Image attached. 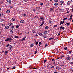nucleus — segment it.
<instances>
[{"mask_svg":"<svg viewBox=\"0 0 73 73\" xmlns=\"http://www.w3.org/2000/svg\"><path fill=\"white\" fill-rule=\"evenodd\" d=\"M72 2H73V1L72 0L68 1L67 2V4L68 5H70V4H72Z\"/></svg>","mask_w":73,"mask_h":73,"instance_id":"f257e3e1","label":"nucleus"},{"mask_svg":"<svg viewBox=\"0 0 73 73\" xmlns=\"http://www.w3.org/2000/svg\"><path fill=\"white\" fill-rule=\"evenodd\" d=\"M11 37H10L6 39L5 41H11Z\"/></svg>","mask_w":73,"mask_h":73,"instance_id":"f03ea898","label":"nucleus"},{"mask_svg":"<svg viewBox=\"0 0 73 73\" xmlns=\"http://www.w3.org/2000/svg\"><path fill=\"white\" fill-rule=\"evenodd\" d=\"M66 60H68V61H69V60H71V58H70V56H69L66 58Z\"/></svg>","mask_w":73,"mask_h":73,"instance_id":"7ed1b4c3","label":"nucleus"},{"mask_svg":"<svg viewBox=\"0 0 73 73\" xmlns=\"http://www.w3.org/2000/svg\"><path fill=\"white\" fill-rule=\"evenodd\" d=\"M9 49L10 50H11L12 49V46L11 45H10L9 47Z\"/></svg>","mask_w":73,"mask_h":73,"instance_id":"20e7f679","label":"nucleus"},{"mask_svg":"<svg viewBox=\"0 0 73 73\" xmlns=\"http://www.w3.org/2000/svg\"><path fill=\"white\" fill-rule=\"evenodd\" d=\"M9 26H11V25H13V24H12V23H9Z\"/></svg>","mask_w":73,"mask_h":73,"instance_id":"39448f33","label":"nucleus"},{"mask_svg":"<svg viewBox=\"0 0 73 73\" xmlns=\"http://www.w3.org/2000/svg\"><path fill=\"white\" fill-rule=\"evenodd\" d=\"M56 69H57V70H59L60 69V67L58 66H56Z\"/></svg>","mask_w":73,"mask_h":73,"instance_id":"423d86ee","label":"nucleus"},{"mask_svg":"<svg viewBox=\"0 0 73 73\" xmlns=\"http://www.w3.org/2000/svg\"><path fill=\"white\" fill-rule=\"evenodd\" d=\"M60 29H62L63 30H64V29H65V28L63 27V26H61V27H60Z\"/></svg>","mask_w":73,"mask_h":73,"instance_id":"0eeeda50","label":"nucleus"},{"mask_svg":"<svg viewBox=\"0 0 73 73\" xmlns=\"http://www.w3.org/2000/svg\"><path fill=\"white\" fill-rule=\"evenodd\" d=\"M43 33L44 35H47L48 34V32H47L46 31H45Z\"/></svg>","mask_w":73,"mask_h":73,"instance_id":"6e6552de","label":"nucleus"},{"mask_svg":"<svg viewBox=\"0 0 73 73\" xmlns=\"http://www.w3.org/2000/svg\"><path fill=\"white\" fill-rule=\"evenodd\" d=\"M48 28H49V26H45V29H48Z\"/></svg>","mask_w":73,"mask_h":73,"instance_id":"1a4fd4ad","label":"nucleus"},{"mask_svg":"<svg viewBox=\"0 0 73 73\" xmlns=\"http://www.w3.org/2000/svg\"><path fill=\"white\" fill-rule=\"evenodd\" d=\"M24 22V20H21V21H20V23L21 24H23V23Z\"/></svg>","mask_w":73,"mask_h":73,"instance_id":"9d476101","label":"nucleus"},{"mask_svg":"<svg viewBox=\"0 0 73 73\" xmlns=\"http://www.w3.org/2000/svg\"><path fill=\"white\" fill-rule=\"evenodd\" d=\"M40 19L42 20H44V18L42 17H40Z\"/></svg>","mask_w":73,"mask_h":73,"instance_id":"9b49d317","label":"nucleus"},{"mask_svg":"<svg viewBox=\"0 0 73 73\" xmlns=\"http://www.w3.org/2000/svg\"><path fill=\"white\" fill-rule=\"evenodd\" d=\"M5 28L7 29H8L9 28V27L7 25L5 26Z\"/></svg>","mask_w":73,"mask_h":73,"instance_id":"f8f14e48","label":"nucleus"},{"mask_svg":"<svg viewBox=\"0 0 73 73\" xmlns=\"http://www.w3.org/2000/svg\"><path fill=\"white\" fill-rule=\"evenodd\" d=\"M36 9L40 10V9H41V8H40V7H36Z\"/></svg>","mask_w":73,"mask_h":73,"instance_id":"ddd939ff","label":"nucleus"},{"mask_svg":"<svg viewBox=\"0 0 73 73\" xmlns=\"http://www.w3.org/2000/svg\"><path fill=\"white\" fill-rule=\"evenodd\" d=\"M6 13H10V11H9V10H7L6 11Z\"/></svg>","mask_w":73,"mask_h":73,"instance_id":"4468645a","label":"nucleus"},{"mask_svg":"<svg viewBox=\"0 0 73 73\" xmlns=\"http://www.w3.org/2000/svg\"><path fill=\"white\" fill-rule=\"evenodd\" d=\"M8 53V51H5V55H7V54Z\"/></svg>","mask_w":73,"mask_h":73,"instance_id":"2eb2a0df","label":"nucleus"},{"mask_svg":"<svg viewBox=\"0 0 73 73\" xmlns=\"http://www.w3.org/2000/svg\"><path fill=\"white\" fill-rule=\"evenodd\" d=\"M67 25L68 27H69V26L70 25V23H68L66 24Z\"/></svg>","mask_w":73,"mask_h":73,"instance_id":"dca6fc26","label":"nucleus"},{"mask_svg":"<svg viewBox=\"0 0 73 73\" xmlns=\"http://www.w3.org/2000/svg\"><path fill=\"white\" fill-rule=\"evenodd\" d=\"M8 3L9 4H11V0H9V1H8Z\"/></svg>","mask_w":73,"mask_h":73,"instance_id":"f3484780","label":"nucleus"},{"mask_svg":"<svg viewBox=\"0 0 73 73\" xmlns=\"http://www.w3.org/2000/svg\"><path fill=\"white\" fill-rule=\"evenodd\" d=\"M22 16H24V17H25V16H26V14H23L22 15Z\"/></svg>","mask_w":73,"mask_h":73,"instance_id":"a211bd4d","label":"nucleus"},{"mask_svg":"<svg viewBox=\"0 0 73 73\" xmlns=\"http://www.w3.org/2000/svg\"><path fill=\"white\" fill-rule=\"evenodd\" d=\"M30 46L31 47V48H32V47H33V46H34V44H31L30 45Z\"/></svg>","mask_w":73,"mask_h":73,"instance_id":"6ab92c4d","label":"nucleus"},{"mask_svg":"<svg viewBox=\"0 0 73 73\" xmlns=\"http://www.w3.org/2000/svg\"><path fill=\"white\" fill-rule=\"evenodd\" d=\"M60 3H61L63 4V3H64V1H61Z\"/></svg>","mask_w":73,"mask_h":73,"instance_id":"aec40b11","label":"nucleus"},{"mask_svg":"<svg viewBox=\"0 0 73 73\" xmlns=\"http://www.w3.org/2000/svg\"><path fill=\"white\" fill-rule=\"evenodd\" d=\"M55 5H56V6H57L58 5V3L57 2H56L54 4Z\"/></svg>","mask_w":73,"mask_h":73,"instance_id":"412c9836","label":"nucleus"},{"mask_svg":"<svg viewBox=\"0 0 73 73\" xmlns=\"http://www.w3.org/2000/svg\"><path fill=\"white\" fill-rule=\"evenodd\" d=\"M4 21V20L3 19H1L0 22H2V21Z\"/></svg>","mask_w":73,"mask_h":73,"instance_id":"4be33fe9","label":"nucleus"},{"mask_svg":"<svg viewBox=\"0 0 73 73\" xmlns=\"http://www.w3.org/2000/svg\"><path fill=\"white\" fill-rule=\"evenodd\" d=\"M26 38V37H24L23 39H22L21 40V41H24V40H25Z\"/></svg>","mask_w":73,"mask_h":73,"instance_id":"5701e85b","label":"nucleus"},{"mask_svg":"<svg viewBox=\"0 0 73 73\" xmlns=\"http://www.w3.org/2000/svg\"><path fill=\"white\" fill-rule=\"evenodd\" d=\"M37 53V50H36L35 51L34 54H36Z\"/></svg>","mask_w":73,"mask_h":73,"instance_id":"b1692460","label":"nucleus"},{"mask_svg":"<svg viewBox=\"0 0 73 73\" xmlns=\"http://www.w3.org/2000/svg\"><path fill=\"white\" fill-rule=\"evenodd\" d=\"M70 64L71 65H73V62H70Z\"/></svg>","mask_w":73,"mask_h":73,"instance_id":"393cba45","label":"nucleus"},{"mask_svg":"<svg viewBox=\"0 0 73 73\" xmlns=\"http://www.w3.org/2000/svg\"><path fill=\"white\" fill-rule=\"evenodd\" d=\"M32 32L33 33H35V32H36V31L35 30H33L32 31Z\"/></svg>","mask_w":73,"mask_h":73,"instance_id":"a878e982","label":"nucleus"},{"mask_svg":"<svg viewBox=\"0 0 73 73\" xmlns=\"http://www.w3.org/2000/svg\"><path fill=\"white\" fill-rule=\"evenodd\" d=\"M38 42H36L35 43V45H38Z\"/></svg>","mask_w":73,"mask_h":73,"instance_id":"bb28decb","label":"nucleus"},{"mask_svg":"<svg viewBox=\"0 0 73 73\" xmlns=\"http://www.w3.org/2000/svg\"><path fill=\"white\" fill-rule=\"evenodd\" d=\"M12 69H16V67L14 66L13 67H12Z\"/></svg>","mask_w":73,"mask_h":73,"instance_id":"cd10ccee","label":"nucleus"},{"mask_svg":"<svg viewBox=\"0 0 73 73\" xmlns=\"http://www.w3.org/2000/svg\"><path fill=\"white\" fill-rule=\"evenodd\" d=\"M43 37L44 38H46V35H44V36H43Z\"/></svg>","mask_w":73,"mask_h":73,"instance_id":"c85d7f7f","label":"nucleus"},{"mask_svg":"<svg viewBox=\"0 0 73 73\" xmlns=\"http://www.w3.org/2000/svg\"><path fill=\"white\" fill-rule=\"evenodd\" d=\"M32 10L33 11H34V12H35V11H36V9H33Z\"/></svg>","mask_w":73,"mask_h":73,"instance_id":"c756f323","label":"nucleus"},{"mask_svg":"<svg viewBox=\"0 0 73 73\" xmlns=\"http://www.w3.org/2000/svg\"><path fill=\"white\" fill-rule=\"evenodd\" d=\"M15 38H18L19 37H18V36H15L14 37Z\"/></svg>","mask_w":73,"mask_h":73,"instance_id":"7c9ffc66","label":"nucleus"},{"mask_svg":"<svg viewBox=\"0 0 73 73\" xmlns=\"http://www.w3.org/2000/svg\"><path fill=\"white\" fill-rule=\"evenodd\" d=\"M49 3H47L46 4V7H48V6H49Z\"/></svg>","mask_w":73,"mask_h":73,"instance_id":"2f4dec72","label":"nucleus"},{"mask_svg":"<svg viewBox=\"0 0 73 73\" xmlns=\"http://www.w3.org/2000/svg\"><path fill=\"white\" fill-rule=\"evenodd\" d=\"M69 54H71L72 53V50L71 51H69Z\"/></svg>","mask_w":73,"mask_h":73,"instance_id":"473e14b6","label":"nucleus"},{"mask_svg":"<svg viewBox=\"0 0 73 73\" xmlns=\"http://www.w3.org/2000/svg\"><path fill=\"white\" fill-rule=\"evenodd\" d=\"M54 9L53 8H51L50 9V11H53Z\"/></svg>","mask_w":73,"mask_h":73,"instance_id":"72a5a7b5","label":"nucleus"},{"mask_svg":"<svg viewBox=\"0 0 73 73\" xmlns=\"http://www.w3.org/2000/svg\"><path fill=\"white\" fill-rule=\"evenodd\" d=\"M38 34L39 35H42V33H38Z\"/></svg>","mask_w":73,"mask_h":73,"instance_id":"f704fd0d","label":"nucleus"},{"mask_svg":"<svg viewBox=\"0 0 73 73\" xmlns=\"http://www.w3.org/2000/svg\"><path fill=\"white\" fill-rule=\"evenodd\" d=\"M19 25H17L16 26V27L17 28H19Z\"/></svg>","mask_w":73,"mask_h":73,"instance_id":"c9c22d12","label":"nucleus"},{"mask_svg":"<svg viewBox=\"0 0 73 73\" xmlns=\"http://www.w3.org/2000/svg\"><path fill=\"white\" fill-rule=\"evenodd\" d=\"M40 5L41 6H42V5H44V3H41Z\"/></svg>","mask_w":73,"mask_h":73,"instance_id":"e433bc0d","label":"nucleus"},{"mask_svg":"<svg viewBox=\"0 0 73 73\" xmlns=\"http://www.w3.org/2000/svg\"><path fill=\"white\" fill-rule=\"evenodd\" d=\"M73 15H71L70 16V18H72L73 17Z\"/></svg>","mask_w":73,"mask_h":73,"instance_id":"4c0bfd02","label":"nucleus"},{"mask_svg":"<svg viewBox=\"0 0 73 73\" xmlns=\"http://www.w3.org/2000/svg\"><path fill=\"white\" fill-rule=\"evenodd\" d=\"M51 44L52 45H54V42H52L51 43Z\"/></svg>","mask_w":73,"mask_h":73,"instance_id":"58836bf2","label":"nucleus"},{"mask_svg":"<svg viewBox=\"0 0 73 73\" xmlns=\"http://www.w3.org/2000/svg\"><path fill=\"white\" fill-rule=\"evenodd\" d=\"M66 19H67V18H65L63 19V21H64V20H66Z\"/></svg>","mask_w":73,"mask_h":73,"instance_id":"ea45409f","label":"nucleus"},{"mask_svg":"<svg viewBox=\"0 0 73 73\" xmlns=\"http://www.w3.org/2000/svg\"><path fill=\"white\" fill-rule=\"evenodd\" d=\"M9 45V44H7V45L6 46V47L7 48L8 47V46Z\"/></svg>","mask_w":73,"mask_h":73,"instance_id":"a19ab883","label":"nucleus"},{"mask_svg":"<svg viewBox=\"0 0 73 73\" xmlns=\"http://www.w3.org/2000/svg\"><path fill=\"white\" fill-rule=\"evenodd\" d=\"M10 32L11 33H13V31L12 30H11Z\"/></svg>","mask_w":73,"mask_h":73,"instance_id":"79ce46f5","label":"nucleus"},{"mask_svg":"<svg viewBox=\"0 0 73 73\" xmlns=\"http://www.w3.org/2000/svg\"><path fill=\"white\" fill-rule=\"evenodd\" d=\"M49 23H52V21H51V20H50L49 21Z\"/></svg>","mask_w":73,"mask_h":73,"instance_id":"37998d69","label":"nucleus"},{"mask_svg":"<svg viewBox=\"0 0 73 73\" xmlns=\"http://www.w3.org/2000/svg\"><path fill=\"white\" fill-rule=\"evenodd\" d=\"M54 66H52V67H51V68H50L51 69H53V68H54Z\"/></svg>","mask_w":73,"mask_h":73,"instance_id":"c03bdc74","label":"nucleus"},{"mask_svg":"<svg viewBox=\"0 0 73 73\" xmlns=\"http://www.w3.org/2000/svg\"><path fill=\"white\" fill-rule=\"evenodd\" d=\"M46 61H47V60H45L44 61V63H45V62H46Z\"/></svg>","mask_w":73,"mask_h":73,"instance_id":"a18cd8bd","label":"nucleus"},{"mask_svg":"<svg viewBox=\"0 0 73 73\" xmlns=\"http://www.w3.org/2000/svg\"><path fill=\"white\" fill-rule=\"evenodd\" d=\"M62 21H61L60 22V25H61V24H62Z\"/></svg>","mask_w":73,"mask_h":73,"instance_id":"49530a36","label":"nucleus"},{"mask_svg":"<svg viewBox=\"0 0 73 73\" xmlns=\"http://www.w3.org/2000/svg\"><path fill=\"white\" fill-rule=\"evenodd\" d=\"M12 20H13V21H15V19H14L12 18Z\"/></svg>","mask_w":73,"mask_h":73,"instance_id":"de8ad7c7","label":"nucleus"},{"mask_svg":"<svg viewBox=\"0 0 73 73\" xmlns=\"http://www.w3.org/2000/svg\"><path fill=\"white\" fill-rule=\"evenodd\" d=\"M52 39H53V38H49V40H52Z\"/></svg>","mask_w":73,"mask_h":73,"instance_id":"09e8293b","label":"nucleus"},{"mask_svg":"<svg viewBox=\"0 0 73 73\" xmlns=\"http://www.w3.org/2000/svg\"><path fill=\"white\" fill-rule=\"evenodd\" d=\"M15 27L14 26H12L11 27V28L12 29H13V28H14Z\"/></svg>","mask_w":73,"mask_h":73,"instance_id":"8fccbe9b","label":"nucleus"},{"mask_svg":"<svg viewBox=\"0 0 73 73\" xmlns=\"http://www.w3.org/2000/svg\"><path fill=\"white\" fill-rule=\"evenodd\" d=\"M65 50H67L68 48H67V47H66L65 48H64Z\"/></svg>","mask_w":73,"mask_h":73,"instance_id":"3c124183","label":"nucleus"},{"mask_svg":"<svg viewBox=\"0 0 73 73\" xmlns=\"http://www.w3.org/2000/svg\"><path fill=\"white\" fill-rule=\"evenodd\" d=\"M5 25V24H3L2 25V27H4V26Z\"/></svg>","mask_w":73,"mask_h":73,"instance_id":"603ef678","label":"nucleus"},{"mask_svg":"<svg viewBox=\"0 0 73 73\" xmlns=\"http://www.w3.org/2000/svg\"><path fill=\"white\" fill-rule=\"evenodd\" d=\"M71 19L73 20V18H70V19H69V20H71Z\"/></svg>","mask_w":73,"mask_h":73,"instance_id":"864d4df0","label":"nucleus"},{"mask_svg":"<svg viewBox=\"0 0 73 73\" xmlns=\"http://www.w3.org/2000/svg\"><path fill=\"white\" fill-rule=\"evenodd\" d=\"M9 8H13V6H9Z\"/></svg>","mask_w":73,"mask_h":73,"instance_id":"5fc2aeb1","label":"nucleus"},{"mask_svg":"<svg viewBox=\"0 0 73 73\" xmlns=\"http://www.w3.org/2000/svg\"><path fill=\"white\" fill-rule=\"evenodd\" d=\"M61 66H64V65L62 64L60 65Z\"/></svg>","mask_w":73,"mask_h":73,"instance_id":"6e6d98bb","label":"nucleus"},{"mask_svg":"<svg viewBox=\"0 0 73 73\" xmlns=\"http://www.w3.org/2000/svg\"><path fill=\"white\" fill-rule=\"evenodd\" d=\"M54 1L55 2H58V0H55Z\"/></svg>","mask_w":73,"mask_h":73,"instance_id":"4d7b16f0","label":"nucleus"},{"mask_svg":"<svg viewBox=\"0 0 73 73\" xmlns=\"http://www.w3.org/2000/svg\"><path fill=\"white\" fill-rule=\"evenodd\" d=\"M45 23V22H44V21H43V22H42V24H44V23Z\"/></svg>","mask_w":73,"mask_h":73,"instance_id":"13d9d810","label":"nucleus"},{"mask_svg":"<svg viewBox=\"0 0 73 73\" xmlns=\"http://www.w3.org/2000/svg\"><path fill=\"white\" fill-rule=\"evenodd\" d=\"M27 0H24V1H25V2H27Z\"/></svg>","mask_w":73,"mask_h":73,"instance_id":"bf43d9fd","label":"nucleus"},{"mask_svg":"<svg viewBox=\"0 0 73 73\" xmlns=\"http://www.w3.org/2000/svg\"><path fill=\"white\" fill-rule=\"evenodd\" d=\"M54 59H52L51 61L52 62L53 61H54Z\"/></svg>","mask_w":73,"mask_h":73,"instance_id":"052dcab7","label":"nucleus"},{"mask_svg":"<svg viewBox=\"0 0 73 73\" xmlns=\"http://www.w3.org/2000/svg\"><path fill=\"white\" fill-rule=\"evenodd\" d=\"M65 22V21H63V22H62V24H63V23H64Z\"/></svg>","mask_w":73,"mask_h":73,"instance_id":"680f3d73","label":"nucleus"},{"mask_svg":"<svg viewBox=\"0 0 73 73\" xmlns=\"http://www.w3.org/2000/svg\"><path fill=\"white\" fill-rule=\"evenodd\" d=\"M42 25H44L42 24H41L40 26H42Z\"/></svg>","mask_w":73,"mask_h":73,"instance_id":"e2e57ef3","label":"nucleus"},{"mask_svg":"<svg viewBox=\"0 0 73 73\" xmlns=\"http://www.w3.org/2000/svg\"><path fill=\"white\" fill-rule=\"evenodd\" d=\"M39 44H41V42H39Z\"/></svg>","mask_w":73,"mask_h":73,"instance_id":"0e129e2a","label":"nucleus"},{"mask_svg":"<svg viewBox=\"0 0 73 73\" xmlns=\"http://www.w3.org/2000/svg\"><path fill=\"white\" fill-rule=\"evenodd\" d=\"M58 36H60L61 35L60 34V33H58Z\"/></svg>","mask_w":73,"mask_h":73,"instance_id":"69168bd1","label":"nucleus"},{"mask_svg":"<svg viewBox=\"0 0 73 73\" xmlns=\"http://www.w3.org/2000/svg\"><path fill=\"white\" fill-rule=\"evenodd\" d=\"M47 46H48V45H47V44L45 45V47Z\"/></svg>","mask_w":73,"mask_h":73,"instance_id":"338daca9","label":"nucleus"},{"mask_svg":"<svg viewBox=\"0 0 73 73\" xmlns=\"http://www.w3.org/2000/svg\"><path fill=\"white\" fill-rule=\"evenodd\" d=\"M54 27H57V25H55Z\"/></svg>","mask_w":73,"mask_h":73,"instance_id":"774afa93","label":"nucleus"}]
</instances>
